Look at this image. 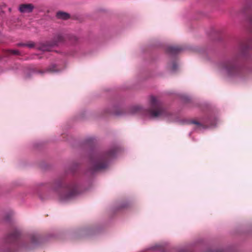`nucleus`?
Listing matches in <instances>:
<instances>
[{
    "label": "nucleus",
    "mask_w": 252,
    "mask_h": 252,
    "mask_svg": "<svg viewBox=\"0 0 252 252\" xmlns=\"http://www.w3.org/2000/svg\"><path fill=\"white\" fill-rule=\"evenodd\" d=\"M251 49L250 41H241L238 47L237 52L232 62L221 63V69H225L230 74H234L239 69V63L245 61L249 56Z\"/></svg>",
    "instance_id": "nucleus-1"
},
{
    "label": "nucleus",
    "mask_w": 252,
    "mask_h": 252,
    "mask_svg": "<svg viewBox=\"0 0 252 252\" xmlns=\"http://www.w3.org/2000/svg\"><path fill=\"white\" fill-rule=\"evenodd\" d=\"M33 7L32 4H23L19 6V10L21 13H29L32 11Z\"/></svg>",
    "instance_id": "nucleus-3"
},
{
    "label": "nucleus",
    "mask_w": 252,
    "mask_h": 252,
    "mask_svg": "<svg viewBox=\"0 0 252 252\" xmlns=\"http://www.w3.org/2000/svg\"><path fill=\"white\" fill-rule=\"evenodd\" d=\"M150 103L152 109L149 111V114L153 117H158L163 116L165 111L160 106L157 98L155 96H151Z\"/></svg>",
    "instance_id": "nucleus-2"
},
{
    "label": "nucleus",
    "mask_w": 252,
    "mask_h": 252,
    "mask_svg": "<svg viewBox=\"0 0 252 252\" xmlns=\"http://www.w3.org/2000/svg\"><path fill=\"white\" fill-rule=\"evenodd\" d=\"M249 21H250V23L251 24H252V18H250Z\"/></svg>",
    "instance_id": "nucleus-7"
},
{
    "label": "nucleus",
    "mask_w": 252,
    "mask_h": 252,
    "mask_svg": "<svg viewBox=\"0 0 252 252\" xmlns=\"http://www.w3.org/2000/svg\"><path fill=\"white\" fill-rule=\"evenodd\" d=\"M10 53L11 54H18V51H17V50H10L9 51Z\"/></svg>",
    "instance_id": "nucleus-6"
},
{
    "label": "nucleus",
    "mask_w": 252,
    "mask_h": 252,
    "mask_svg": "<svg viewBox=\"0 0 252 252\" xmlns=\"http://www.w3.org/2000/svg\"><path fill=\"white\" fill-rule=\"evenodd\" d=\"M193 124H196V125H199V123H198V122H193Z\"/></svg>",
    "instance_id": "nucleus-8"
},
{
    "label": "nucleus",
    "mask_w": 252,
    "mask_h": 252,
    "mask_svg": "<svg viewBox=\"0 0 252 252\" xmlns=\"http://www.w3.org/2000/svg\"><path fill=\"white\" fill-rule=\"evenodd\" d=\"M57 16L58 18L63 19H67L69 18V15L65 12H59L57 14Z\"/></svg>",
    "instance_id": "nucleus-4"
},
{
    "label": "nucleus",
    "mask_w": 252,
    "mask_h": 252,
    "mask_svg": "<svg viewBox=\"0 0 252 252\" xmlns=\"http://www.w3.org/2000/svg\"><path fill=\"white\" fill-rule=\"evenodd\" d=\"M23 45L28 46L29 48H32L34 46V44L33 43H29V44H23Z\"/></svg>",
    "instance_id": "nucleus-5"
}]
</instances>
